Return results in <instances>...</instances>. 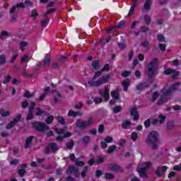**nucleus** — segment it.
I'll return each instance as SVG.
<instances>
[{"mask_svg":"<svg viewBox=\"0 0 181 181\" xmlns=\"http://www.w3.org/2000/svg\"><path fill=\"white\" fill-rule=\"evenodd\" d=\"M104 162V157H98L97 160H96V163H98V165H99L100 163H103Z\"/></svg>","mask_w":181,"mask_h":181,"instance_id":"55","label":"nucleus"},{"mask_svg":"<svg viewBox=\"0 0 181 181\" xmlns=\"http://www.w3.org/2000/svg\"><path fill=\"white\" fill-rule=\"evenodd\" d=\"M53 119H54V117H53V115H49L45 120V122L49 125L50 124L51 122H53Z\"/></svg>","mask_w":181,"mask_h":181,"instance_id":"34","label":"nucleus"},{"mask_svg":"<svg viewBox=\"0 0 181 181\" xmlns=\"http://www.w3.org/2000/svg\"><path fill=\"white\" fill-rule=\"evenodd\" d=\"M69 136H71V133H66L63 136H59L58 137H57V141H63L64 138H69Z\"/></svg>","mask_w":181,"mask_h":181,"instance_id":"26","label":"nucleus"},{"mask_svg":"<svg viewBox=\"0 0 181 181\" xmlns=\"http://www.w3.org/2000/svg\"><path fill=\"white\" fill-rule=\"evenodd\" d=\"M125 23H127V21H121L118 25H115V28H117V29H121L125 26Z\"/></svg>","mask_w":181,"mask_h":181,"instance_id":"29","label":"nucleus"},{"mask_svg":"<svg viewBox=\"0 0 181 181\" xmlns=\"http://www.w3.org/2000/svg\"><path fill=\"white\" fill-rule=\"evenodd\" d=\"M180 82H177L174 83L173 86H171L169 88H163L161 90V94L163 97L159 99L158 104V105H162L163 103H166V100L163 98V97H167V95H170V94H173V93H175L176 90L180 87Z\"/></svg>","mask_w":181,"mask_h":181,"instance_id":"1","label":"nucleus"},{"mask_svg":"<svg viewBox=\"0 0 181 181\" xmlns=\"http://www.w3.org/2000/svg\"><path fill=\"white\" fill-rule=\"evenodd\" d=\"M151 4H152V0H146L143 7L141 8L142 11H150Z\"/></svg>","mask_w":181,"mask_h":181,"instance_id":"15","label":"nucleus"},{"mask_svg":"<svg viewBox=\"0 0 181 181\" xmlns=\"http://www.w3.org/2000/svg\"><path fill=\"white\" fill-rule=\"evenodd\" d=\"M110 78H111V76L110 74H107L99 78L98 81H88V84H89L90 87H100V86H103V84L108 83Z\"/></svg>","mask_w":181,"mask_h":181,"instance_id":"3","label":"nucleus"},{"mask_svg":"<svg viewBox=\"0 0 181 181\" xmlns=\"http://www.w3.org/2000/svg\"><path fill=\"white\" fill-rule=\"evenodd\" d=\"M158 46L162 52H165L166 50V45L165 44H158Z\"/></svg>","mask_w":181,"mask_h":181,"instance_id":"53","label":"nucleus"},{"mask_svg":"<svg viewBox=\"0 0 181 181\" xmlns=\"http://www.w3.org/2000/svg\"><path fill=\"white\" fill-rule=\"evenodd\" d=\"M158 118H159V122L160 124H163V122H165V120L166 119V117L160 115L158 116Z\"/></svg>","mask_w":181,"mask_h":181,"instance_id":"49","label":"nucleus"},{"mask_svg":"<svg viewBox=\"0 0 181 181\" xmlns=\"http://www.w3.org/2000/svg\"><path fill=\"white\" fill-rule=\"evenodd\" d=\"M57 119L59 124H61L62 125H64L65 124L64 117H63L62 116H58L57 117Z\"/></svg>","mask_w":181,"mask_h":181,"instance_id":"33","label":"nucleus"},{"mask_svg":"<svg viewBox=\"0 0 181 181\" xmlns=\"http://www.w3.org/2000/svg\"><path fill=\"white\" fill-rule=\"evenodd\" d=\"M25 173H26V171H25L23 168H21L18 171V174L21 177L25 175Z\"/></svg>","mask_w":181,"mask_h":181,"instance_id":"58","label":"nucleus"},{"mask_svg":"<svg viewBox=\"0 0 181 181\" xmlns=\"http://www.w3.org/2000/svg\"><path fill=\"white\" fill-rule=\"evenodd\" d=\"M131 81H129V79H127L122 82V86L123 87L124 91H128V87H129Z\"/></svg>","mask_w":181,"mask_h":181,"instance_id":"18","label":"nucleus"},{"mask_svg":"<svg viewBox=\"0 0 181 181\" xmlns=\"http://www.w3.org/2000/svg\"><path fill=\"white\" fill-rule=\"evenodd\" d=\"M158 134L156 132L153 131L150 132L146 140V144H147V145H152V144L158 142Z\"/></svg>","mask_w":181,"mask_h":181,"instance_id":"6","label":"nucleus"},{"mask_svg":"<svg viewBox=\"0 0 181 181\" xmlns=\"http://www.w3.org/2000/svg\"><path fill=\"white\" fill-rule=\"evenodd\" d=\"M5 36H9V33L7 31H2L0 35V39H1V37H4Z\"/></svg>","mask_w":181,"mask_h":181,"instance_id":"57","label":"nucleus"},{"mask_svg":"<svg viewBox=\"0 0 181 181\" xmlns=\"http://www.w3.org/2000/svg\"><path fill=\"white\" fill-rule=\"evenodd\" d=\"M87 170H88V168L87 166H84L83 167V170L81 173V176L82 177H85V176H86V175L87 173Z\"/></svg>","mask_w":181,"mask_h":181,"instance_id":"44","label":"nucleus"},{"mask_svg":"<svg viewBox=\"0 0 181 181\" xmlns=\"http://www.w3.org/2000/svg\"><path fill=\"white\" fill-rule=\"evenodd\" d=\"M171 74H173V78H176L179 76V71L173 70Z\"/></svg>","mask_w":181,"mask_h":181,"instance_id":"63","label":"nucleus"},{"mask_svg":"<svg viewBox=\"0 0 181 181\" xmlns=\"http://www.w3.org/2000/svg\"><path fill=\"white\" fill-rule=\"evenodd\" d=\"M11 78H12V77L11 76V75H8L6 77V79L4 81V84H8V83H9V81H11Z\"/></svg>","mask_w":181,"mask_h":181,"instance_id":"54","label":"nucleus"},{"mask_svg":"<svg viewBox=\"0 0 181 181\" xmlns=\"http://www.w3.org/2000/svg\"><path fill=\"white\" fill-rule=\"evenodd\" d=\"M105 142H106V144H111V142H112V141H114V138L107 136L104 139Z\"/></svg>","mask_w":181,"mask_h":181,"instance_id":"36","label":"nucleus"},{"mask_svg":"<svg viewBox=\"0 0 181 181\" xmlns=\"http://www.w3.org/2000/svg\"><path fill=\"white\" fill-rule=\"evenodd\" d=\"M33 119V110H30L28 111V115L27 116V120L29 121L30 119Z\"/></svg>","mask_w":181,"mask_h":181,"instance_id":"38","label":"nucleus"},{"mask_svg":"<svg viewBox=\"0 0 181 181\" xmlns=\"http://www.w3.org/2000/svg\"><path fill=\"white\" fill-rule=\"evenodd\" d=\"M146 85L145 83H141L136 86V90H144L145 88L144 87H146Z\"/></svg>","mask_w":181,"mask_h":181,"instance_id":"48","label":"nucleus"},{"mask_svg":"<svg viewBox=\"0 0 181 181\" xmlns=\"http://www.w3.org/2000/svg\"><path fill=\"white\" fill-rule=\"evenodd\" d=\"M73 146H74V142L73 141H69L67 144L68 149H71Z\"/></svg>","mask_w":181,"mask_h":181,"instance_id":"60","label":"nucleus"},{"mask_svg":"<svg viewBox=\"0 0 181 181\" xmlns=\"http://www.w3.org/2000/svg\"><path fill=\"white\" fill-rule=\"evenodd\" d=\"M115 175L112 173H105V178L107 180L114 179Z\"/></svg>","mask_w":181,"mask_h":181,"instance_id":"37","label":"nucleus"},{"mask_svg":"<svg viewBox=\"0 0 181 181\" xmlns=\"http://www.w3.org/2000/svg\"><path fill=\"white\" fill-rule=\"evenodd\" d=\"M6 63V57L4 54L0 55V64H5Z\"/></svg>","mask_w":181,"mask_h":181,"instance_id":"32","label":"nucleus"},{"mask_svg":"<svg viewBox=\"0 0 181 181\" xmlns=\"http://www.w3.org/2000/svg\"><path fill=\"white\" fill-rule=\"evenodd\" d=\"M33 128L37 131H40V132H45V131H48L49 126L46 123L35 122L33 124Z\"/></svg>","mask_w":181,"mask_h":181,"instance_id":"7","label":"nucleus"},{"mask_svg":"<svg viewBox=\"0 0 181 181\" xmlns=\"http://www.w3.org/2000/svg\"><path fill=\"white\" fill-rule=\"evenodd\" d=\"M144 21L146 25L151 23V17L149 16H144Z\"/></svg>","mask_w":181,"mask_h":181,"instance_id":"46","label":"nucleus"},{"mask_svg":"<svg viewBox=\"0 0 181 181\" xmlns=\"http://www.w3.org/2000/svg\"><path fill=\"white\" fill-rule=\"evenodd\" d=\"M24 97H25V98H32V97H35V93L31 94L30 92L26 91L24 94Z\"/></svg>","mask_w":181,"mask_h":181,"instance_id":"41","label":"nucleus"},{"mask_svg":"<svg viewBox=\"0 0 181 181\" xmlns=\"http://www.w3.org/2000/svg\"><path fill=\"white\" fill-rule=\"evenodd\" d=\"M55 131L58 135H66V133H64V129H56Z\"/></svg>","mask_w":181,"mask_h":181,"instance_id":"43","label":"nucleus"},{"mask_svg":"<svg viewBox=\"0 0 181 181\" xmlns=\"http://www.w3.org/2000/svg\"><path fill=\"white\" fill-rule=\"evenodd\" d=\"M33 141V136H30L25 140V148H30L32 146V141Z\"/></svg>","mask_w":181,"mask_h":181,"instance_id":"19","label":"nucleus"},{"mask_svg":"<svg viewBox=\"0 0 181 181\" xmlns=\"http://www.w3.org/2000/svg\"><path fill=\"white\" fill-rule=\"evenodd\" d=\"M129 125H131V122L129 121H124L122 123V127L124 129H127V128H128V127H129Z\"/></svg>","mask_w":181,"mask_h":181,"instance_id":"35","label":"nucleus"},{"mask_svg":"<svg viewBox=\"0 0 181 181\" xmlns=\"http://www.w3.org/2000/svg\"><path fill=\"white\" fill-rule=\"evenodd\" d=\"M110 94L114 100H119V90H118V89L112 91Z\"/></svg>","mask_w":181,"mask_h":181,"instance_id":"20","label":"nucleus"},{"mask_svg":"<svg viewBox=\"0 0 181 181\" xmlns=\"http://www.w3.org/2000/svg\"><path fill=\"white\" fill-rule=\"evenodd\" d=\"M18 163H19V160H18L16 158H13L10 160V165H18Z\"/></svg>","mask_w":181,"mask_h":181,"instance_id":"47","label":"nucleus"},{"mask_svg":"<svg viewBox=\"0 0 181 181\" xmlns=\"http://www.w3.org/2000/svg\"><path fill=\"white\" fill-rule=\"evenodd\" d=\"M157 142H154V143L151 144V149H153V150L158 149V143Z\"/></svg>","mask_w":181,"mask_h":181,"instance_id":"62","label":"nucleus"},{"mask_svg":"<svg viewBox=\"0 0 181 181\" xmlns=\"http://www.w3.org/2000/svg\"><path fill=\"white\" fill-rule=\"evenodd\" d=\"M103 70H100L97 72H95V74H94L93 77V80H95L96 78H98V77H100L101 74H103Z\"/></svg>","mask_w":181,"mask_h":181,"instance_id":"31","label":"nucleus"},{"mask_svg":"<svg viewBox=\"0 0 181 181\" xmlns=\"http://www.w3.org/2000/svg\"><path fill=\"white\" fill-rule=\"evenodd\" d=\"M92 67L94 70H98L100 69V61L98 59L93 61L92 63Z\"/></svg>","mask_w":181,"mask_h":181,"instance_id":"24","label":"nucleus"},{"mask_svg":"<svg viewBox=\"0 0 181 181\" xmlns=\"http://www.w3.org/2000/svg\"><path fill=\"white\" fill-rule=\"evenodd\" d=\"M47 23H49L48 19H44L43 21H41V25L42 28H46V26H47Z\"/></svg>","mask_w":181,"mask_h":181,"instance_id":"50","label":"nucleus"},{"mask_svg":"<svg viewBox=\"0 0 181 181\" xmlns=\"http://www.w3.org/2000/svg\"><path fill=\"white\" fill-rule=\"evenodd\" d=\"M121 112V106H117L115 107V108H113V112H115V114L120 112Z\"/></svg>","mask_w":181,"mask_h":181,"instance_id":"56","label":"nucleus"},{"mask_svg":"<svg viewBox=\"0 0 181 181\" xmlns=\"http://www.w3.org/2000/svg\"><path fill=\"white\" fill-rule=\"evenodd\" d=\"M53 97H54V103L57 104V103H60V99L63 97L60 92L54 90L52 92Z\"/></svg>","mask_w":181,"mask_h":181,"instance_id":"13","label":"nucleus"},{"mask_svg":"<svg viewBox=\"0 0 181 181\" xmlns=\"http://www.w3.org/2000/svg\"><path fill=\"white\" fill-rule=\"evenodd\" d=\"M0 114L1 117H9V115H11V112L9 111L4 109L0 110Z\"/></svg>","mask_w":181,"mask_h":181,"instance_id":"27","label":"nucleus"},{"mask_svg":"<svg viewBox=\"0 0 181 181\" xmlns=\"http://www.w3.org/2000/svg\"><path fill=\"white\" fill-rule=\"evenodd\" d=\"M158 63V59L155 58L151 62L148 66V77L152 78L154 74L156 73V64Z\"/></svg>","mask_w":181,"mask_h":181,"instance_id":"5","label":"nucleus"},{"mask_svg":"<svg viewBox=\"0 0 181 181\" xmlns=\"http://www.w3.org/2000/svg\"><path fill=\"white\" fill-rule=\"evenodd\" d=\"M109 170H113V172H122L123 169L119 166V165L117 164H110L107 166Z\"/></svg>","mask_w":181,"mask_h":181,"instance_id":"12","label":"nucleus"},{"mask_svg":"<svg viewBox=\"0 0 181 181\" xmlns=\"http://www.w3.org/2000/svg\"><path fill=\"white\" fill-rule=\"evenodd\" d=\"M21 118H22V115H18L16 118H15L13 119V121L10 122V123H8L6 128V129H11L12 128H13V127H15L16 125V124H18V122H19V121L21 120Z\"/></svg>","mask_w":181,"mask_h":181,"instance_id":"9","label":"nucleus"},{"mask_svg":"<svg viewBox=\"0 0 181 181\" xmlns=\"http://www.w3.org/2000/svg\"><path fill=\"white\" fill-rule=\"evenodd\" d=\"M83 115V112H76L74 110H69L68 112V117H81Z\"/></svg>","mask_w":181,"mask_h":181,"instance_id":"17","label":"nucleus"},{"mask_svg":"<svg viewBox=\"0 0 181 181\" xmlns=\"http://www.w3.org/2000/svg\"><path fill=\"white\" fill-rule=\"evenodd\" d=\"M167 128L168 129H173L175 128V121H170L167 124Z\"/></svg>","mask_w":181,"mask_h":181,"instance_id":"30","label":"nucleus"},{"mask_svg":"<svg viewBox=\"0 0 181 181\" xmlns=\"http://www.w3.org/2000/svg\"><path fill=\"white\" fill-rule=\"evenodd\" d=\"M29 56L28 55H25L22 59H21V62H29Z\"/></svg>","mask_w":181,"mask_h":181,"instance_id":"64","label":"nucleus"},{"mask_svg":"<svg viewBox=\"0 0 181 181\" xmlns=\"http://www.w3.org/2000/svg\"><path fill=\"white\" fill-rule=\"evenodd\" d=\"M93 101L95 104H101L104 100H103L101 98H95Z\"/></svg>","mask_w":181,"mask_h":181,"instance_id":"45","label":"nucleus"},{"mask_svg":"<svg viewBox=\"0 0 181 181\" xmlns=\"http://www.w3.org/2000/svg\"><path fill=\"white\" fill-rule=\"evenodd\" d=\"M100 70H103V72L104 71H109L110 70V65L108 64H105L104 67L102 68Z\"/></svg>","mask_w":181,"mask_h":181,"instance_id":"51","label":"nucleus"},{"mask_svg":"<svg viewBox=\"0 0 181 181\" xmlns=\"http://www.w3.org/2000/svg\"><path fill=\"white\" fill-rule=\"evenodd\" d=\"M91 138L90 137V136H85L83 138V144H84L85 145H87V144H90V141Z\"/></svg>","mask_w":181,"mask_h":181,"instance_id":"28","label":"nucleus"},{"mask_svg":"<svg viewBox=\"0 0 181 181\" xmlns=\"http://www.w3.org/2000/svg\"><path fill=\"white\" fill-rule=\"evenodd\" d=\"M94 124V118L89 117L87 120H83L81 119H78L76 122L75 125L79 129H87V128L91 127V125Z\"/></svg>","mask_w":181,"mask_h":181,"instance_id":"2","label":"nucleus"},{"mask_svg":"<svg viewBox=\"0 0 181 181\" xmlns=\"http://www.w3.org/2000/svg\"><path fill=\"white\" fill-rule=\"evenodd\" d=\"M130 115L132 117H134V121H138V119H139V114H138V111H136V107H132V108Z\"/></svg>","mask_w":181,"mask_h":181,"instance_id":"14","label":"nucleus"},{"mask_svg":"<svg viewBox=\"0 0 181 181\" xmlns=\"http://www.w3.org/2000/svg\"><path fill=\"white\" fill-rule=\"evenodd\" d=\"M136 2H138V0H133V4L127 16H132V15H134V12H135V8H136Z\"/></svg>","mask_w":181,"mask_h":181,"instance_id":"16","label":"nucleus"},{"mask_svg":"<svg viewBox=\"0 0 181 181\" xmlns=\"http://www.w3.org/2000/svg\"><path fill=\"white\" fill-rule=\"evenodd\" d=\"M166 170H168V166H159L156 170V175L158 177H160V176H163V174Z\"/></svg>","mask_w":181,"mask_h":181,"instance_id":"10","label":"nucleus"},{"mask_svg":"<svg viewBox=\"0 0 181 181\" xmlns=\"http://www.w3.org/2000/svg\"><path fill=\"white\" fill-rule=\"evenodd\" d=\"M28 45L29 43L28 42H23V41L20 42H19L20 50H21V52H23V50H25V49L28 47Z\"/></svg>","mask_w":181,"mask_h":181,"instance_id":"22","label":"nucleus"},{"mask_svg":"<svg viewBox=\"0 0 181 181\" xmlns=\"http://www.w3.org/2000/svg\"><path fill=\"white\" fill-rule=\"evenodd\" d=\"M38 70L35 69L33 74H28L24 72L23 74L25 77H28V78H31V77H36V73H37Z\"/></svg>","mask_w":181,"mask_h":181,"instance_id":"23","label":"nucleus"},{"mask_svg":"<svg viewBox=\"0 0 181 181\" xmlns=\"http://www.w3.org/2000/svg\"><path fill=\"white\" fill-rule=\"evenodd\" d=\"M38 13L37 11H36V9L33 10V12L31 13V16L32 18H36V16H38Z\"/></svg>","mask_w":181,"mask_h":181,"instance_id":"61","label":"nucleus"},{"mask_svg":"<svg viewBox=\"0 0 181 181\" xmlns=\"http://www.w3.org/2000/svg\"><path fill=\"white\" fill-rule=\"evenodd\" d=\"M157 39L158 42H165V37L163 35H158Z\"/></svg>","mask_w":181,"mask_h":181,"instance_id":"52","label":"nucleus"},{"mask_svg":"<svg viewBox=\"0 0 181 181\" xmlns=\"http://www.w3.org/2000/svg\"><path fill=\"white\" fill-rule=\"evenodd\" d=\"M76 172H78V169L75 168L74 166H69L66 170V174L70 175V173H75Z\"/></svg>","mask_w":181,"mask_h":181,"instance_id":"25","label":"nucleus"},{"mask_svg":"<svg viewBox=\"0 0 181 181\" xmlns=\"http://www.w3.org/2000/svg\"><path fill=\"white\" fill-rule=\"evenodd\" d=\"M103 175V171H101V170H98L96 172H95V176L96 177H101Z\"/></svg>","mask_w":181,"mask_h":181,"instance_id":"59","label":"nucleus"},{"mask_svg":"<svg viewBox=\"0 0 181 181\" xmlns=\"http://www.w3.org/2000/svg\"><path fill=\"white\" fill-rule=\"evenodd\" d=\"M43 114H45V111L42 110L40 108L37 107V112L35 113V115L37 117H39L40 115H43Z\"/></svg>","mask_w":181,"mask_h":181,"instance_id":"39","label":"nucleus"},{"mask_svg":"<svg viewBox=\"0 0 181 181\" xmlns=\"http://www.w3.org/2000/svg\"><path fill=\"white\" fill-rule=\"evenodd\" d=\"M49 65H50V55L47 54L45 58L43 67H49Z\"/></svg>","mask_w":181,"mask_h":181,"instance_id":"21","label":"nucleus"},{"mask_svg":"<svg viewBox=\"0 0 181 181\" xmlns=\"http://www.w3.org/2000/svg\"><path fill=\"white\" fill-rule=\"evenodd\" d=\"M151 166H152V163L151 162L144 163L141 166H139L137 168V171L139 176H141V177H146V169L151 168Z\"/></svg>","mask_w":181,"mask_h":181,"instance_id":"4","label":"nucleus"},{"mask_svg":"<svg viewBox=\"0 0 181 181\" xmlns=\"http://www.w3.org/2000/svg\"><path fill=\"white\" fill-rule=\"evenodd\" d=\"M57 151H59V147L57 146V144L55 143H51L48 145V146L45 148V153H50V152H57Z\"/></svg>","mask_w":181,"mask_h":181,"instance_id":"8","label":"nucleus"},{"mask_svg":"<svg viewBox=\"0 0 181 181\" xmlns=\"http://www.w3.org/2000/svg\"><path fill=\"white\" fill-rule=\"evenodd\" d=\"M131 139L135 142V141L138 139V134H136V132H132L131 135Z\"/></svg>","mask_w":181,"mask_h":181,"instance_id":"40","label":"nucleus"},{"mask_svg":"<svg viewBox=\"0 0 181 181\" xmlns=\"http://www.w3.org/2000/svg\"><path fill=\"white\" fill-rule=\"evenodd\" d=\"M115 149H117V146H110L109 148H108V150H107V153H112V152H114V151H115Z\"/></svg>","mask_w":181,"mask_h":181,"instance_id":"42","label":"nucleus"},{"mask_svg":"<svg viewBox=\"0 0 181 181\" xmlns=\"http://www.w3.org/2000/svg\"><path fill=\"white\" fill-rule=\"evenodd\" d=\"M99 93L100 95H103L105 101H108V100H110V90L107 87L104 88V93H103V90H100Z\"/></svg>","mask_w":181,"mask_h":181,"instance_id":"11","label":"nucleus"}]
</instances>
